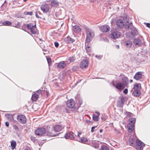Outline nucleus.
<instances>
[{
    "label": "nucleus",
    "mask_w": 150,
    "mask_h": 150,
    "mask_svg": "<svg viewBox=\"0 0 150 150\" xmlns=\"http://www.w3.org/2000/svg\"><path fill=\"white\" fill-rule=\"evenodd\" d=\"M133 135L130 136L129 139V143L131 146H133L134 142L136 141L137 146H143L145 145L144 143L139 139H137V137L134 133L133 132Z\"/></svg>",
    "instance_id": "1"
},
{
    "label": "nucleus",
    "mask_w": 150,
    "mask_h": 150,
    "mask_svg": "<svg viewBox=\"0 0 150 150\" xmlns=\"http://www.w3.org/2000/svg\"><path fill=\"white\" fill-rule=\"evenodd\" d=\"M26 27H27L28 29L30 30L31 33L33 34H35L37 33V29L36 24L33 25L31 23L28 24H24L22 27V29H23Z\"/></svg>",
    "instance_id": "2"
},
{
    "label": "nucleus",
    "mask_w": 150,
    "mask_h": 150,
    "mask_svg": "<svg viewBox=\"0 0 150 150\" xmlns=\"http://www.w3.org/2000/svg\"><path fill=\"white\" fill-rule=\"evenodd\" d=\"M86 45H88L94 37V33L91 30L88 29L86 32Z\"/></svg>",
    "instance_id": "3"
},
{
    "label": "nucleus",
    "mask_w": 150,
    "mask_h": 150,
    "mask_svg": "<svg viewBox=\"0 0 150 150\" xmlns=\"http://www.w3.org/2000/svg\"><path fill=\"white\" fill-rule=\"evenodd\" d=\"M135 121L136 119L134 118H132L129 119V123L128 124L127 126L129 132H133L134 131V124L135 122Z\"/></svg>",
    "instance_id": "4"
},
{
    "label": "nucleus",
    "mask_w": 150,
    "mask_h": 150,
    "mask_svg": "<svg viewBox=\"0 0 150 150\" xmlns=\"http://www.w3.org/2000/svg\"><path fill=\"white\" fill-rule=\"evenodd\" d=\"M46 130L44 128H39L36 130L35 133L38 136H42L46 133Z\"/></svg>",
    "instance_id": "5"
},
{
    "label": "nucleus",
    "mask_w": 150,
    "mask_h": 150,
    "mask_svg": "<svg viewBox=\"0 0 150 150\" xmlns=\"http://www.w3.org/2000/svg\"><path fill=\"white\" fill-rule=\"evenodd\" d=\"M40 9L45 13L48 12L50 9V6L47 4H42L40 6Z\"/></svg>",
    "instance_id": "6"
},
{
    "label": "nucleus",
    "mask_w": 150,
    "mask_h": 150,
    "mask_svg": "<svg viewBox=\"0 0 150 150\" xmlns=\"http://www.w3.org/2000/svg\"><path fill=\"white\" fill-rule=\"evenodd\" d=\"M41 92L42 91L41 90L39 89L37 91V92L38 93V94H33L31 98L32 101L33 102L36 101V100L38 99L39 95L41 94Z\"/></svg>",
    "instance_id": "7"
},
{
    "label": "nucleus",
    "mask_w": 150,
    "mask_h": 150,
    "mask_svg": "<svg viewBox=\"0 0 150 150\" xmlns=\"http://www.w3.org/2000/svg\"><path fill=\"white\" fill-rule=\"evenodd\" d=\"M18 121L21 123L24 124L26 122V118L25 116L23 115H18L17 117Z\"/></svg>",
    "instance_id": "8"
},
{
    "label": "nucleus",
    "mask_w": 150,
    "mask_h": 150,
    "mask_svg": "<svg viewBox=\"0 0 150 150\" xmlns=\"http://www.w3.org/2000/svg\"><path fill=\"white\" fill-rule=\"evenodd\" d=\"M67 105L69 108H74L75 106V103L73 99H71L67 101Z\"/></svg>",
    "instance_id": "9"
},
{
    "label": "nucleus",
    "mask_w": 150,
    "mask_h": 150,
    "mask_svg": "<svg viewBox=\"0 0 150 150\" xmlns=\"http://www.w3.org/2000/svg\"><path fill=\"white\" fill-rule=\"evenodd\" d=\"M123 18L124 20V23H125V28L127 29L131 28H130V27L131 26L132 23H131L130 24H129L128 22L129 19L126 16H123Z\"/></svg>",
    "instance_id": "10"
},
{
    "label": "nucleus",
    "mask_w": 150,
    "mask_h": 150,
    "mask_svg": "<svg viewBox=\"0 0 150 150\" xmlns=\"http://www.w3.org/2000/svg\"><path fill=\"white\" fill-rule=\"evenodd\" d=\"M121 33L119 32L115 31L113 32L111 34V38L115 39L120 37L121 35Z\"/></svg>",
    "instance_id": "11"
},
{
    "label": "nucleus",
    "mask_w": 150,
    "mask_h": 150,
    "mask_svg": "<svg viewBox=\"0 0 150 150\" xmlns=\"http://www.w3.org/2000/svg\"><path fill=\"white\" fill-rule=\"evenodd\" d=\"M73 133L72 132H67L64 135L65 138L67 139H70L71 140H74V137L73 135Z\"/></svg>",
    "instance_id": "12"
},
{
    "label": "nucleus",
    "mask_w": 150,
    "mask_h": 150,
    "mask_svg": "<svg viewBox=\"0 0 150 150\" xmlns=\"http://www.w3.org/2000/svg\"><path fill=\"white\" fill-rule=\"evenodd\" d=\"M88 65V62L86 59L83 60L81 63L80 67L82 68H85L87 67Z\"/></svg>",
    "instance_id": "13"
},
{
    "label": "nucleus",
    "mask_w": 150,
    "mask_h": 150,
    "mask_svg": "<svg viewBox=\"0 0 150 150\" xmlns=\"http://www.w3.org/2000/svg\"><path fill=\"white\" fill-rule=\"evenodd\" d=\"M100 29L103 32L106 33L110 30V27L108 25H103L101 27Z\"/></svg>",
    "instance_id": "14"
},
{
    "label": "nucleus",
    "mask_w": 150,
    "mask_h": 150,
    "mask_svg": "<svg viewBox=\"0 0 150 150\" xmlns=\"http://www.w3.org/2000/svg\"><path fill=\"white\" fill-rule=\"evenodd\" d=\"M115 87L119 90H121L125 88L123 83L120 82H117Z\"/></svg>",
    "instance_id": "15"
},
{
    "label": "nucleus",
    "mask_w": 150,
    "mask_h": 150,
    "mask_svg": "<svg viewBox=\"0 0 150 150\" xmlns=\"http://www.w3.org/2000/svg\"><path fill=\"white\" fill-rule=\"evenodd\" d=\"M124 46L127 48L130 47L132 45V42L129 40H126L123 43Z\"/></svg>",
    "instance_id": "16"
},
{
    "label": "nucleus",
    "mask_w": 150,
    "mask_h": 150,
    "mask_svg": "<svg viewBox=\"0 0 150 150\" xmlns=\"http://www.w3.org/2000/svg\"><path fill=\"white\" fill-rule=\"evenodd\" d=\"M138 34V32L137 30L135 28H133L132 30V31L131 32V33H130V35L128 36V33H126V35L128 36L129 37H132V36H134L135 35H137Z\"/></svg>",
    "instance_id": "17"
},
{
    "label": "nucleus",
    "mask_w": 150,
    "mask_h": 150,
    "mask_svg": "<svg viewBox=\"0 0 150 150\" xmlns=\"http://www.w3.org/2000/svg\"><path fill=\"white\" fill-rule=\"evenodd\" d=\"M142 74L141 72H137L134 76V78L137 80L141 79L142 77Z\"/></svg>",
    "instance_id": "18"
},
{
    "label": "nucleus",
    "mask_w": 150,
    "mask_h": 150,
    "mask_svg": "<svg viewBox=\"0 0 150 150\" xmlns=\"http://www.w3.org/2000/svg\"><path fill=\"white\" fill-rule=\"evenodd\" d=\"M124 22L123 20L121 19H119L117 21V25L120 28H122L124 25Z\"/></svg>",
    "instance_id": "19"
},
{
    "label": "nucleus",
    "mask_w": 150,
    "mask_h": 150,
    "mask_svg": "<svg viewBox=\"0 0 150 150\" xmlns=\"http://www.w3.org/2000/svg\"><path fill=\"white\" fill-rule=\"evenodd\" d=\"M66 64L64 61L58 63L57 67L61 69H63L65 67Z\"/></svg>",
    "instance_id": "20"
},
{
    "label": "nucleus",
    "mask_w": 150,
    "mask_h": 150,
    "mask_svg": "<svg viewBox=\"0 0 150 150\" xmlns=\"http://www.w3.org/2000/svg\"><path fill=\"white\" fill-rule=\"evenodd\" d=\"M54 129L55 132H59L62 130V126L59 125H56L54 127Z\"/></svg>",
    "instance_id": "21"
},
{
    "label": "nucleus",
    "mask_w": 150,
    "mask_h": 150,
    "mask_svg": "<svg viewBox=\"0 0 150 150\" xmlns=\"http://www.w3.org/2000/svg\"><path fill=\"white\" fill-rule=\"evenodd\" d=\"M134 43L136 45L139 46L141 45L142 42L141 40L137 38L134 40Z\"/></svg>",
    "instance_id": "22"
},
{
    "label": "nucleus",
    "mask_w": 150,
    "mask_h": 150,
    "mask_svg": "<svg viewBox=\"0 0 150 150\" xmlns=\"http://www.w3.org/2000/svg\"><path fill=\"white\" fill-rule=\"evenodd\" d=\"M81 30V28L79 25H76V33L78 35H80Z\"/></svg>",
    "instance_id": "23"
},
{
    "label": "nucleus",
    "mask_w": 150,
    "mask_h": 150,
    "mask_svg": "<svg viewBox=\"0 0 150 150\" xmlns=\"http://www.w3.org/2000/svg\"><path fill=\"white\" fill-rule=\"evenodd\" d=\"M141 88V85L140 83H136L133 88L134 91H140Z\"/></svg>",
    "instance_id": "24"
},
{
    "label": "nucleus",
    "mask_w": 150,
    "mask_h": 150,
    "mask_svg": "<svg viewBox=\"0 0 150 150\" xmlns=\"http://www.w3.org/2000/svg\"><path fill=\"white\" fill-rule=\"evenodd\" d=\"M65 41L69 43H72L74 42V40L69 37H68L65 39Z\"/></svg>",
    "instance_id": "25"
},
{
    "label": "nucleus",
    "mask_w": 150,
    "mask_h": 150,
    "mask_svg": "<svg viewBox=\"0 0 150 150\" xmlns=\"http://www.w3.org/2000/svg\"><path fill=\"white\" fill-rule=\"evenodd\" d=\"M141 94L140 91H134L133 93V95L135 96L138 97Z\"/></svg>",
    "instance_id": "26"
},
{
    "label": "nucleus",
    "mask_w": 150,
    "mask_h": 150,
    "mask_svg": "<svg viewBox=\"0 0 150 150\" xmlns=\"http://www.w3.org/2000/svg\"><path fill=\"white\" fill-rule=\"evenodd\" d=\"M5 115L7 117L8 120H12L13 119V115L10 114H6Z\"/></svg>",
    "instance_id": "27"
},
{
    "label": "nucleus",
    "mask_w": 150,
    "mask_h": 150,
    "mask_svg": "<svg viewBox=\"0 0 150 150\" xmlns=\"http://www.w3.org/2000/svg\"><path fill=\"white\" fill-rule=\"evenodd\" d=\"M53 131L52 130V131H47V135L51 137H55L58 135V134L55 135L52 132Z\"/></svg>",
    "instance_id": "28"
},
{
    "label": "nucleus",
    "mask_w": 150,
    "mask_h": 150,
    "mask_svg": "<svg viewBox=\"0 0 150 150\" xmlns=\"http://www.w3.org/2000/svg\"><path fill=\"white\" fill-rule=\"evenodd\" d=\"M51 6L55 7L58 5V2L56 0H53L51 2Z\"/></svg>",
    "instance_id": "29"
},
{
    "label": "nucleus",
    "mask_w": 150,
    "mask_h": 150,
    "mask_svg": "<svg viewBox=\"0 0 150 150\" xmlns=\"http://www.w3.org/2000/svg\"><path fill=\"white\" fill-rule=\"evenodd\" d=\"M77 140L79 142L83 143H85L88 141V140L86 138L82 137H81L79 140L77 139Z\"/></svg>",
    "instance_id": "30"
},
{
    "label": "nucleus",
    "mask_w": 150,
    "mask_h": 150,
    "mask_svg": "<svg viewBox=\"0 0 150 150\" xmlns=\"http://www.w3.org/2000/svg\"><path fill=\"white\" fill-rule=\"evenodd\" d=\"M16 142L15 141H13L11 142V146L12 150H13L16 147Z\"/></svg>",
    "instance_id": "31"
},
{
    "label": "nucleus",
    "mask_w": 150,
    "mask_h": 150,
    "mask_svg": "<svg viewBox=\"0 0 150 150\" xmlns=\"http://www.w3.org/2000/svg\"><path fill=\"white\" fill-rule=\"evenodd\" d=\"M2 24L4 25L9 26L11 24V23L9 21H4L2 23Z\"/></svg>",
    "instance_id": "32"
},
{
    "label": "nucleus",
    "mask_w": 150,
    "mask_h": 150,
    "mask_svg": "<svg viewBox=\"0 0 150 150\" xmlns=\"http://www.w3.org/2000/svg\"><path fill=\"white\" fill-rule=\"evenodd\" d=\"M41 14L39 11H37L36 12L35 16L37 18H41Z\"/></svg>",
    "instance_id": "33"
},
{
    "label": "nucleus",
    "mask_w": 150,
    "mask_h": 150,
    "mask_svg": "<svg viewBox=\"0 0 150 150\" xmlns=\"http://www.w3.org/2000/svg\"><path fill=\"white\" fill-rule=\"evenodd\" d=\"M122 83H123L124 85L125 84H127V83L128 82V79L127 78L125 77L122 79Z\"/></svg>",
    "instance_id": "34"
},
{
    "label": "nucleus",
    "mask_w": 150,
    "mask_h": 150,
    "mask_svg": "<svg viewBox=\"0 0 150 150\" xmlns=\"http://www.w3.org/2000/svg\"><path fill=\"white\" fill-rule=\"evenodd\" d=\"M88 45V43L86 45V44L85 43L86 46V52L88 53L90 52L91 51V49Z\"/></svg>",
    "instance_id": "35"
},
{
    "label": "nucleus",
    "mask_w": 150,
    "mask_h": 150,
    "mask_svg": "<svg viewBox=\"0 0 150 150\" xmlns=\"http://www.w3.org/2000/svg\"><path fill=\"white\" fill-rule=\"evenodd\" d=\"M93 119L94 120L98 121L99 120V116H96L93 114Z\"/></svg>",
    "instance_id": "36"
},
{
    "label": "nucleus",
    "mask_w": 150,
    "mask_h": 150,
    "mask_svg": "<svg viewBox=\"0 0 150 150\" xmlns=\"http://www.w3.org/2000/svg\"><path fill=\"white\" fill-rule=\"evenodd\" d=\"M69 60L70 61V62H74L75 60V57L74 56L70 57L69 58Z\"/></svg>",
    "instance_id": "37"
},
{
    "label": "nucleus",
    "mask_w": 150,
    "mask_h": 150,
    "mask_svg": "<svg viewBox=\"0 0 150 150\" xmlns=\"http://www.w3.org/2000/svg\"><path fill=\"white\" fill-rule=\"evenodd\" d=\"M13 26L17 28H20L21 27L20 23L18 22H16L15 23V25H14Z\"/></svg>",
    "instance_id": "38"
},
{
    "label": "nucleus",
    "mask_w": 150,
    "mask_h": 150,
    "mask_svg": "<svg viewBox=\"0 0 150 150\" xmlns=\"http://www.w3.org/2000/svg\"><path fill=\"white\" fill-rule=\"evenodd\" d=\"M101 150H109V148L105 146H101Z\"/></svg>",
    "instance_id": "39"
},
{
    "label": "nucleus",
    "mask_w": 150,
    "mask_h": 150,
    "mask_svg": "<svg viewBox=\"0 0 150 150\" xmlns=\"http://www.w3.org/2000/svg\"><path fill=\"white\" fill-rule=\"evenodd\" d=\"M142 146H136V149L137 150H142Z\"/></svg>",
    "instance_id": "40"
},
{
    "label": "nucleus",
    "mask_w": 150,
    "mask_h": 150,
    "mask_svg": "<svg viewBox=\"0 0 150 150\" xmlns=\"http://www.w3.org/2000/svg\"><path fill=\"white\" fill-rule=\"evenodd\" d=\"M47 59L48 64L49 65L51 63V59L50 58H47Z\"/></svg>",
    "instance_id": "41"
},
{
    "label": "nucleus",
    "mask_w": 150,
    "mask_h": 150,
    "mask_svg": "<svg viewBox=\"0 0 150 150\" xmlns=\"http://www.w3.org/2000/svg\"><path fill=\"white\" fill-rule=\"evenodd\" d=\"M25 13L26 15H33V13L32 12H26Z\"/></svg>",
    "instance_id": "42"
},
{
    "label": "nucleus",
    "mask_w": 150,
    "mask_h": 150,
    "mask_svg": "<svg viewBox=\"0 0 150 150\" xmlns=\"http://www.w3.org/2000/svg\"><path fill=\"white\" fill-rule=\"evenodd\" d=\"M97 127V126H94L91 128V132H93L94 131V129Z\"/></svg>",
    "instance_id": "43"
},
{
    "label": "nucleus",
    "mask_w": 150,
    "mask_h": 150,
    "mask_svg": "<svg viewBox=\"0 0 150 150\" xmlns=\"http://www.w3.org/2000/svg\"><path fill=\"white\" fill-rule=\"evenodd\" d=\"M54 45H55V46L56 47H58V46L59 45V44L58 42H54Z\"/></svg>",
    "instance_id": "44"
},
{
    "label": "nucleus",
    "mask_w": 150,
    "mask_h": 150,
    "mask_svg": "<svg viewBox=\"0 0 150 150\" xmlns=\"http://www.w3.org/2000/svg\"><path fill=\"white\" fill-rule=\"evenodd\" d=\"M123 93L125 94H127L128 93V90L126 88L123 91Z\"/></svg>",
    "instance_id": "45"
},
{
    "label": "nucleus",
    "mask_w": 150,
    "mask_h": 150,
    "mask_svg": "<svg viewBox=\"0 0 150 150\" xmlns=\"http://www.w3.org/2000/svg\"><path fill=\"white\" fill-rule=\"evenodd\" d=\"M31 140L34 142L35 140V138L33 137H31L30 138Z\"/></svg>",
    "instance_id": "46"
},
{
    "label": "nucleus",
    "mask_w": 150,
    "mask_h": 150,
    "mask_svg": "<svg viewBox=\"0 0 150 150\" xmlns=\"http://www.w3.org/2000/svg\"><path fill=\"white\" fill-rule=\"evenodd\" d=\"M121 101L122 104H123L125 102V99L124 98H121Z\"/></svg>",
    "instance_id": "47"
},
{
    "label": "nucleus",
    "mask_w": 150,
    "mask_h": 150,
    "mask_svg": "<svg viewBox=\"0 0 150 150\" xmlns=\"http://www.w3.org/2000/svg\"><path fill=\"white\" fill-rule=\"evenodd\" d=\"M86 122L88 124H90L91 123V122L90 120H86Z\"/></svg>",
    "instance_id": "48"
},
{
    "label": "nucleus",
    "mask_w": 150,
    "mask_h": 150,
    "mask_svg": "<svg viewBox=\"0 0 150 150\" xmlns=\"http://www.w3.org/2000/svg\"><path fill=\"white\" fill-rule=\"evenodd\" d=\"M96 57L98 58V59H100L102 58V56L101 55H96Z\"/></svg>",
    "instance_id": "49"
},
{
    "label": "nucleus",
    "mask_w": 150,
    "mask_h": 150,
    "mask_svg": "<svg viewBox=\"0 0 150 150\" xmlns=\"http://www.w3.org/2000/svg\"><path fill=\"white\" fill-rule=\"evenodd\" d=\"M6 125V127H8L9 126V123L8 122H6L5 123Z\"/></svg>",
    "instance_id": "50"
},
{
    "label": "nucleus",
    "mask_w": 150,
    "mask_h": 150,
    "mask_svg": "<svg viewBox=\"0 0 150 150\" xmlns=\"http://www.w3.org/2000/svg\"><path fill=\"white\" fill-rule=\"evenodd\" d=\"M13 128H14L16 130H18V127L16 125H14L13 126Z\"/></svg>",
    "instance_id": "51"
},
{
    "label": "nucleus",
    "mask_w": 150,
    "mask_h": 150,
    "mask_svg": "<svg viewBox=\"0 0 150 150\" xmlns=\"http://www.w3.org/2000/svg\"><path fill=\"white\" fill-rule=\"evenodd\" d=\"M74 23H72V25L73 27V29L74 30H74L75 29V25H74Z\"/></svg>",
    "instance_id": "52"
},
{
    "label": "nucleus",
    "mask_w": 150,
    "mask_h": 150,
    "mask_svg": "<svg viewBox=\"0 0 150 150\" xmlns=\"http://www.w3.org/2000/svg\"><path fill=\"white\" fill-rule=\"evenodd\" d=\"M146 26L149 28H150V23H147L146 24Z\"/></svg>",
    "instance_id": "53"
},
{
    "label": "nucleus",
    "mask_w": 150,
    "mask_h": 150,
    "mask_svg": "<svg viewBox=\"0 0 150 150\" xmlns=\"http://www.w3.org/2000/svg\"><path fill=\"white\" fill-rule=\"evenodd\" d=\"M81 132H78V134H77V136L78 137H80V135H81Z\"/></svg>",
    "instance_id": "54"
},
{
    "label": "nucleus",
    "mask_w": 150,
    "mask_h": 150,
    "mask_svg": "<svg viewBox=\"0 0 150 150\" xmlns=\"http://www.w3.org/2000/svg\"><path fill=\"white\" fill-rule=\"evenodd\" d=\"M82 103V100H80L79 101V104L80 105H81Z\"/></svg>",
    "instance_id": "55"
},
{
    "label": "nucleus",
    "mask_w": 150,
    "mask_h": 150,
    "mask_svg": "<svg viewBox=\"0 0 150 150\" xmlns=\"http://www.w3.org/2000/svg\"><path fill=\"white\" fill-rule=\"evenodd\" d=\"M111 86H115V85H114L113 82H112V83H111Z\"/></svg>",
    "instance_id": "56"
},
{
    "label": "nucleus",
    "mask_w": 150,
    "mask_h": 150,
    "mask_svg": "<svg viewBox=\"0 0 150 150\" xmlns=\"http://www.w3.org/2000/svg\"><path fill=\"white\" fill-rule=\"evenodd\" d=\"M95 112L98 115V116H99L100 115V113L99 112H98L97 111H96Z\"/></svg>",
    "instance_id": "57"
},
{
    "label": "nucleus",
    "mask_w": 150,
    "mask_h": 150,
    "mask_svg": "<svg viewBox=\"0 0 150 150\" xmlns=\"http://www.w3.org/2000/svg\"><path fill=\"white\" fill-rule=\"evenodd\" d=\"M120 48L119 46V45H117L116 46V48L117 49H119Z\"/></svg>",
    "instance_id": "58"
},
{
    "label": "nucleus",
    "mask_w": 150,
    "mask_h": 150,
    "mask_svg": "<svg viewBox=\"0 0 150 150\" xmlns=\"http://www.w3.org/2000/svg\"><path fill=\"white\" fill-rule=\"evenodd\" d=\"M29 148L28 147H26L25 148V150H29Z\"/></svg>",
    "instance_id": "59"
},
{
    "label": "nucleus",
    "mask_w": 150,
    "mask_h": 150,
    "mask_svg": "<svg viewBox=\"0 0 150 150\" xmlns=\"http://www.w3.org/2000/svg\"><path fill=\"white\" fill-rule=\"evenodd\" d=\"M105 42H108V39L107 38H106L105 40Z\"/></svg>",
    "instance_id": "60"
},
{
    "label": "nucleus",
    "mask_w": 150,
    "mask_h": 150,
    "mask_svg": "<svg viewBox=\"0 0 150 150\" xmlns=\"http://www.w3.org/2000/svg\"><path fill=\"white\" fill-rule=\"evenodd\" d=\"M100 133H102L103 132V130L102 129H100Z\"/></svg>",
    "instance_id": "61"
},
{
    "label": "nucleus",
    "mask_w": 150,
    "mask_h": 150,
    "mask_svg": "<svg viewBox=\"0 0 150 150\" xmlns=\"http://www.w3.org/2000/svg\"><path fill=\"white\" fill-rule=\"evenodd\" d=\"M129 81L130 83H132V80L131 79Z\"/></svg>",
    "instance_id": "62"
},
{
    "label": "nucleus",
    "mask_w": 150,
    "mask_h": 150,
    "mask_svg": "<svg viewBox=\"0 0 150 150\" xmlns=\"http://www.w3.org/2000/svg\"><path fill=\"white\" fill-rule=\"evenodd\" d=\"M24 2H26L27 0H23Z\"/></svg>",
    "instance_id": "63"
},
{
    "label": "nucleus",
    "mask_w": 150,
    "mask_h": 150,
    "mask_svg": "<svg viewBox=\"0 0 150 150\" xmlns=\"http://www.w3.org/2000/svg\"><path fill=\"white\" fill-rule=\"evenodd\" d=\"M72 69V70H73V71H74V68H73Z\"/></svg>",
    "instance_id": "64"
}]
</instances>
